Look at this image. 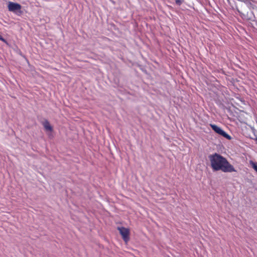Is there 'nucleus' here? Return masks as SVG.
<instances>
[{
    "label": "nucleus",
    "instance_id": "2",
    "mask_svg": "<svg viewBox=\"0 0 257 257\" xmlns=\"http://www.w3.org/2000/svg\"><path fill=\"white\" fill-rule=\"evenodd\" d=\"M210 126L212 129L218 135L223 137L224 138L227 139L228 140H230L231 139V137L228 134H227L225 132H224L223 130H222L220 127L218 126L215 124H210Z\"/></svg>",
    "mask_w": 257,
    "mask_h": 257
},
{
    "label": "nucleus",
    "instance_id": "10",
    "mask_svg": "<svg viewBox=\"0 0 257 257\" xmlns=\"http://www.w3.org/2000/svg\"><path fill=\"white\" fill-rule=\"evenodd\" d=\"M238 11V12H239V13H240V12H239V11L238 10H237Z\"/></svg>",
    "mask_w": 257,
    "mask_h": 257
},
{
    "label": "nucleus",
    "instance_id": "1",
    "mask_svg": "<svg viewBox=\"0 0 257 257\" xmlns=\"http://www.w3.org/2000/svg\"><path fill=\"white\" fill-rule=\"evenodd\" d=\"M211 167L213 171H221L224 173L236 172L234 167L221 155L214 153L209 156Z\"/></svg>",
    "mask_w": 257,
    "mask_h": 257
},
{
    "label": "nucleus",
    "instance_id": "9",
    "mask_svg": "<svg viewBox=\"0 0 257 257\" xmlns=\"http://www.w3.org/2000/svg\"><path fill=\"white\" fill-rule=\"evenodd\" d=\"M0 40H2L3 41H5V39L2 37L0 38Z\"/></svg>",
    "mask_w": 257,
    "mask_h": 257
},
{
    "label": "nucleus",
    "instance_id": "4",
    "mask_svg": "<svg viewBox=\"0 0 257 257\" xmlns=\"http://www.w3.org/2000/svg\"><path fill=\"white\" fill-rule=\"evenodd\" d=\"M8 7L9 11L11 12H15L21 9V6L20 4L11 2L9 3Z\"/></svg>",
    "mask_w": 257,
    "mask_h": 257
},
{
    "label": "nucleus",
    "instance_id": "6",
    "mask_svg": "<svg viewBox=\"0 0 257 257\" xmlns=\"http://www.w3.org/2000/svg\"><path fill=\"white\" fill-rule=\"evenodd\" d=\"M249 164L252 168L257 172V163H255L252 161H250L249 162Z\"/></svg>",
    "mask_w": 257,
    "mask_h": 257
},
{
    "label": "nucleus",
    "instance_id": "7",
    "mask_svg": "<svg viewBox=\"0 0 257 257\" xmlns=\"http://www.w3.org/2000/svg\"><path fill=\"white\" fill-rule=\"evenodd\" d=\"M241 1L244 2L248 6L251 5V0H241Z\"/></svg>",
    "mask_w": 257,
    "mask_h": 257
},
{
    "label": "nucleus",
    "instance_id": "8",
    "mask_svg": "<svg viewBox=\"0 0 257 257\" xmlns=\"http://www.w3.org/2000/svg\"><path fill=\"white\" fill-rule=\"evenodd\" d=\"M175 3L177 5L180 6L182 4V2L181 0H175Z\"/></svg>",
    "mask_w": 257,
    "mask_h": 257
},
{
    "label": "nucleus",
    "instance_id": "3",
    "mask_svg": "<svg viewBox=\"0 0 257 257\" xmlns=\"http://www.w3.org/2000/svg\"><path fill=\"white\" fill-rule=\"evenodd\" d=\"M118 230L122 236L123 240L127 243L130 240V230L124 227H118Z\"/></svg>",
    "mask_w": 257,
    "mask_h": 257
},
{
    "label": "nucleus",
    "instance_id": "5",
    "mask_svg": "<svg viewBox=\"0 0 257 257\" xmlns=\"http://www.w3.org/2000/svg\"><path fill=\"white\" fill-rule=\"evenodd\" d=\"M43 125L46 131L52 132L53 127L51 125L48 120H45L43 122Z\"/></svg>",
    "mask_w": 257,
    "mask_h": 257
}]
</instances>
